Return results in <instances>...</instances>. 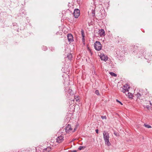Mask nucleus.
<instances>
[{
  "label": "nucleus",
  "mask_w": 152,
  "mask_h": 152,
  "mask_svg": "<svg viewBox=\"0 0 152 152\" xmlns=\"http://www.w3.org/2000/svg\"><path fill=\"white\" fill-rule=\"evenodd\" d=\"M101 118L103 119H106V117L105 116H102Z\"/></svg>",
  "instance_id": "25"
},
{
  "label": "nucleus",
  "mask_w": 152,
  "mask_h": 152,
  "mask_svg": "<svg viewBox=\"0 0 152 152\" xmlns=\"http://www.w3.org/2000/svg\"><path fill=\"white\" fill-rule=\"evenodd\" d=\"M116 101L117 102H119V103H120L121 105H123V104L119 101L118 99H117L116 100Z\"/></svg>",
  "instance_id": "24"
},
{
  "label": "nucleus",
  "mask_w": 152,
  "mask_h": 152,
  "mask_svg": "<svg viewBox=\"0 0 152 152\" xmlns=\"http://www.w3.org/2000/svg\"><path fill=\"white\" fill-rule=\"evenodd\" d=\"M65 130L66 133H69L70 132H75L76 130V129L75 128L73 131H72V129L71 128V126L68 124L65 128Z\"/></svg>",
  "instance_id": "4"
},
{
  "label": "nucleus",
  "mask_w": 152,
  "mask_h": 152,
  "mask_svg": "<svg viewBox=\"0 0 152 152\" xmlns=\"http://www.w3.org/2000/svg\"><path fill=\"white\" fill-rule=\"evenodd\" d=\"M128 95L129 96V98H131L132 96V94L129 92H128Z\"/></svg>",
  "instance_id": "20"
},
{
  "label": "nucleus",
  "mask_w": 152,
  "mask_h": 152,
  "mask_svg": "<svg viewBox=\"0 0 152 152\" xmlns=\"http://www.w3.org/2000/svg\"><path fill=\"white\" fill-rule=\"evenodd\" d=\"M72 54L71 53H68L67 55V57L65 58L66 60L67 59H68L70 61L72 59Z\"/></svg>",
  "instance_id": "13"
},
{
  "label": "nucleus",
  "mask_w": 152,
  "mask_h": 152,
  "mask_svg": "<svg viewBox=\"0 0 152 152\" xmlns=\"http://www.w3.org/2000/svg\"><path fill=\"white\" fill-rule=\"evenodd\" d=\"M120 90L121 91L123 92L124 93H125L126 92L125 89L123 88L122 87L120 88Z\"/></svg>",
  "instance_id": "16"
},
{
  "label": "nucleus",
  "mask_w": 152,
  "mask_h": 152,
  "mask_svg": "<svg viewBox=\"0 0 152 152\" xmlns=\"http://www.w3.org/2000/svg\"><path fill=\"white\" fill-rule=\"evenodd\" d=\"M99 35L101 37H104L105 35V31L103 29L99 30Z\"/></svg>",
  "instance_id": "9"
},
{
  "label": "nucleus",
  "mask_w": 152,
  "mask_h": 152,
  "mask_svg": "<svg viewBox=\"0 0 152 152\" xmlns=\"http://www.w3.org/2000/svg\"><path fill=\"white\" fill-rule=\"evenodd\" d=\"M95 131L97 134L98 133L99 130L98 129H96Z\"/></svg>",
  "instance_id": "28"
},
{
  "label": "nucleus",
  "mask_w": 152,
  "mask_h": 152,
  "mask_svg": "<svg viewBox=\"0 0 152 152\" xmlns=\"http://www.w3.org/2000/svg\"><path fill=\"white\" fill-rule=\"evenodd\" d=\"M100 57L102 60L106 61L108 59V58L105 55L103 54H101L100 55Z\"/></svg>",
  "instance_id": "8"
},
{
  "label": "nucleus",
  "mask_w": 152,
  "mask_h": 152,
  "mask_svg": "<svg viewBox=\"0 0 152 152\" xmlns=\"http://www.w3.org/2000/svg\"><path fill=\"white\" fill-rule=\"evenodd\" d=\"M80 10L77 9H75L74 11L73 14L75 18H77L80 15Z\"/></svg>",
  "instance_id": "5"
},
{
  "label": "nucleus",
  "mask_w": 152,
  "mask_h": 152,
  "mask_svg": "<svg viewBox=\"0 0 152 152\" xmlns=\"http://www.w3.org/2000/svg\"><path fill=\"white\" fill-rule=\"evenodd\" d=\"M144 125L147 128H150L151 127L150 126L146 124H144Z\"/></svg>",
  "instance_id": "19"
},
{
  "label": "nucleus",
  "mask_w": 152,
  "mask_h": 152,
  "mask_svg": "<svg viewBox=\"0 0 152 152\" xmlns=\"http://www.w3.org/2000/svg\"><path fill=\"white\" fill-rule=\"evenodd\" d=\"M145 59H147V58L148 59V58L147 57V56L146 55H145Z\"/></svg>",
  "instance_id": "29"
},
{
  "label": "nucleus",
  "mask_w": 152,
  "mask_h": 152,
  "mask_svg": "<svg viewBox=\"0 0 152 152\" xmlns=\"http://www.w3.org/2000/svg\"><path fill=\"white\" fill-rule=\"evenodd\" d=\"M95 94L97 95H99V91L98 90H96L95 91Z\"/></svg>",
  "instance_id": "21"
},
{
  "label": "nucleus",
  "mask_w": 152,
  "mask_h": 152,
  "mask_svg": "<svg viewBox=\"0 0 152 152\" xmlns=\"http://www.w3.org/2000/svg\"><path fill=\"white\" fill-rule=\"evenodd\" d=\"M42 48L43 50L45 51L47 49V48L46 46H43L42 47Z\"/></svg>",
  "instance_id": "18"
},
{
  "label": "nucleus",
  "mask_w": 152,
  "mask_h": 152,
  "mask_svg": "<svg viewBox=\"0 0 152 152\" xmlns=\"http://www.w3.org/2000/svg\"><path fill=\"white\" fill-rule=\"evenodd\" d=\"M94 47L95 49L98 51H99L102 49V45L99 42L97 41L94 44Z\"/></svg>",
  "instance_id": "2"
},
{
  "label": "nucleus",
  "mask_w": 152,
  "mask_h": 152,
  "mask_svg": "<svg viewBox=\"0 0 152 152\" xmlns=\"http://www.w3.org/2000/svg\"><path fill=\"white\" fill-rule=\"evenodd\" d=\"M103 138L105 141V144L107 145L108 146H110L111 143L109 141V135L108 132L106 131H104L103 132Z\"/></svg>",
  "instance_id": "1"
},
{
  "label": "nucleus",
  "mask_w": 152,
  "mask_h": 152,
  "mask_svg": "<svg viewBox=\"0 0 152 152\" xmlns=\"http://www.w3.org/2000/svg\"><path fill=\"white\" fill-rule=\"evenodd\" d=\"M81 33L82 35V37H83L82 41H83V42H84V37H85V36H84V34L83 31V30H82L81 31Z\"/></svg>",
  "instance_id": "15"
},
{
  "label": "nucleus",
  "mask_w": 152,
  "mask_h": 152,
  "mask_svg": "<svg viewBox=\"0 0 152 152\" xmlns=\"http://www.w3.org/2000/svg\"><path fill=\"white\" fill-rule=\"evenodd\" d=\"M51 149H51V147L50 146H48V147H47L44 149L42 150V152H50L51 151Z\"/></svg>",
  "instance_id": "11"
},
{
  "label": "nucleus",
  "mask_w": 152,
  "mask_h": 152,
  "mask_svg": "<svg viewBox=\"0 0 152 152\" xmlns=\"http://www.w3.org/2000/svg\"><path fill=\"white\" fill-rule=\"evenodd\" d=\"M135 96L138 99H140L142 96L145 94V93L143 92L142 90H140L139 92H137V94L135 92Z\"/></svg>",
  "instance_id": "3"
},
{
  "label": "nucleus",
  "mask_w": 152,
  "mask_h": 152,
  "mask_svg": "<svg viewBox=\"0 0 152 152\" xmlns=\"http://www.w3.org/2000/svg\"><path fill=\"white\" fill-rule=\"evenodd\" d=\"M137 48H138V47L137 46H134V48L135 49H137Z\"/></svg>",
  "instance_id": "27"
},
{
  "label": "nucleus",
  "mask_w": 152,
  "mask_h": 152,
  "mask_svg": "<svg viewBox=\"0 0 152 152\" xmlns=\"http://www.w3.org/2000/svg\"><path fill=\"white\" fill-rule=\"evenodd\" d=\"M66 90H67L66 89H65V91H66Z\"/></svg>",
  "instance_id": "31"
},
{
  "label": "nucleus",
  "mask_w": 152,
  "mask_h": 152,
  "mask_svg": "<svg viewBox=\"0 0 152 152\" xmlns=\"http://www.w3.org/2000/svg\"><path fill=\"white\" fill-rule=\"evenodd\" d=\"M64 140V137L62 135L56 138V142L58 143L61 142Z\"/></svg>",
  "instance_id": "6"
},
{
  "label": "nucleus",
  "mask_w": 152,
  "mask_h": 152,
  "mask_svg": "<svg viewBox=\"0 0 152 152\" xmlns=\"http://www.w3.org/2000/svg\"><path fill=\"white\" fill-rule=\"evenodd\" d=\"M67 37L69 42H71L73 41V37L71 34H68Z\"/></svg>",
  "instance_id": "10"
},
{
  "label": "nucleus",
  "mask_w": 152,
  "mask_h": 152,
  "mask_svg": "<svg viewBox=\"0 0 152 152\" xmlns=\"http://www.w3.org/2000/svg\"><path fill=\"white\" fill-rule=\"evenodd\" d=\"M114 134L116 136H117V134H116L115 133H114Z\"/></svg>",
  "instance_id": "30"
},
{
  "label": "nucleus",
  "mask_w": 152,
  "mask_h": 152,
  "mask_svg": "<svg viewBox=\"0 0 152 152\" xmlns=\"http://www.w3.org/2000/svg\"><path fill=\"white\" fill-rule=\"evenodd\" d=\"M135 50H134L133 52H134V51H135Z\"/></svg>",
  "instance_id": "32"
},
{
  "label": "nucleus",
  "mask_w": 152,
  "mask_h": 152,
  "mask_svg": "<svg viewBox=\"0 0 152 152\" xmlns=\"http://www.w3.org/2000/svg\"><path fill=\"white\" fill-rule=\"evenodd\" d=\"M73 100V101H76V102H77L79 100V99L78 98H75L74 99V100Z\"/></svg>",
  "instance_id": "23"
},
{
  "label": "nucleus",
  "mask_w": 152,
  "mask_h": 152,
  "mask_svg": "<svg viewBox=\"0 0 152 152\" xmlns=\"http://www.w3.org/2000/svg\"><path fill=\"white\" fill-rule=\"evenodd\" d=\"M122 87L125 89L127 92H128L129 91L130 87L128 84H126L125 85L123 86Z\"/></svg>",
  "instance_id": "12"
},
{
  "label": "nucleus",
  "mask_w": 152,
  "mask_h": 152,
  "mask_svg": "<svg viewBox=\"0 0 152 152\" xmlns=\"http://www.w3.org/2000/svg\"><path fill=\"white\" fill-rule=\"evenodd\" d=\"M110 74L112 75V76H113L114 77H116L117 76L116 74L115 73L112 72H110L109 73Z\"/></svg>",
  "instance_id": "17"
},
{
  "label": "nucleus",
  "mask_w": 152,
  "mask_h": 152,
  "mask_svg": "<svg viewBox=\"0 0 152 152\" xmlns=\"http://www.w3.org/2000/svg\"><path fill=\"white\" fill-rule=\"evenodd\" d=\"M68 94H69L70 95H72L73 94V92H72V90L71 89H69L67 91V95L68 96Z\"/></svg>",
  "instance_id": "14"
},
{
  "label": "nucleus",
  "mask_w": 152,
  "mask_h": 152,
  "mask_svg": "<svg viewBox=\"0 0 152 152\" xmlns=\"http://www.w3.org/2000/svg\"><path fill=\"white\" fill-rule=\"evenodd\" d=\"M84 148V147L83 146H80L78 149L79 150H81L83 148Z\"/></svg>",
  "instance_id": "22"
},
{
  "label": "nucleus",
  "mask_w": 152,
  "mask_h": 152,
  "mask_svg": "<svg viewBox=\"0 0 152 152\" xmlns=\"http://www.w3.org/2000/svg\"><path fill=\"white\" fill-rule=\"evenodd\" d=\"M146 104H145L144 105V107H146L148 109L150 108V107L151 106V104L150 101H146Z\"/></svg>",
  "instance_id": "7"
},
{
  "label": "nucleus",
  "mask_w": 152,
  "mask_h": 152,
  "mask_svg": "<svg viewBox=\"0 0 152 152\" xmlns=\"http://www.w3.org/2000/svg\"><path fill=\"white\" fill-rule=\"evenodd\" d=\"M92 13L93 14H94H94H95V11L94 10H92Z\"/></svg>",
  "instance_id": "26"
}]
</instances>
